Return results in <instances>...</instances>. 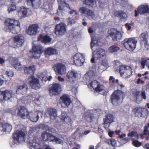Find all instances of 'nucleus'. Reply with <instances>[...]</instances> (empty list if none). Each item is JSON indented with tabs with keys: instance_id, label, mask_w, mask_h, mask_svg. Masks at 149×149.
<instances>
[{
	"instance_id": "obj_1",
	"label": "nucleus",
	"mask_w": 149,
	"mask_h": 149,
	"mask_svg": "<svg viewBox=\"0 0 149 149\" xmlns=\"http://www.w3.org/2000/svg\"><path fill=\"white\" fill-rule=\"evenodd\" d=\"M20 23L14 19L8 18L5 21L4 29L6 32L16 34L21 31Z\"/></svg>"
},
{
	"instance_id": "obj_2",
	"label": "nucleus",
	"mask_w": 149,
	"mask_h": 149,
	"mask_svg": "<svg viewBox=\"0 0 149 149\" xmlns=\"http://www.w3.org/2000/svg\"><path fill=\"white\" fill-rule=\"evenodd\" d=\"M124 94V92L119 90L114 91L111 94L110 99L112 104L114 106L120 105L122 102L120 97Z\"/></svg>"
},
{
	"instance_id": "obj_3",
	"label": "nucleus",
	"mask_w": 149,
	"mask_h": 149,
	"mask_svg": "<svg viewBox=\"0 0 149 149\" xmlns=\"http://www.w3.org/2000/svg\"><path fill=\"white\" fill-rule=\"evenodd\" d=\"M42 139L46 142H55L56 144H62L63 141L60 139L56 137L52 134L47 132L46 131L44 132L41 135Z\"/></svg>"
},
{
	"instance_id": "obj_4",
	"label": "nucleus",
	"mask_w": 149,
	"mask_h": 149,
	"mask_svg": "<svg viewBox=\"0 0 149 149\" xmlns=\"http://www.w3.org/2000/svg\"><path fill=\"white\" fill-rule=\"evenodd\" d=\"M120 75L124 78H127L131 75L132 71V68L129 66L120 65L117 68Z\"/></svg>"
},
{
	"instance_id": "obj_5",
	"label": "nucleus",
	"mask_w": 149,
	"mask_h": 149,
	"mask_svg": "<svg viewBox=\"0 0 149 149\" xmlns=\"http://www.w3.org/2000/svg\"><path fill=\"white\" fill-rule=\"evenodd\" d=\"M91 47L93 51V54L96 56L97 59H99L104 56L105 55V50L102 48H100L95 46V43L91 40L90 43Z\"/></svg>"
},
{
	"instance_id": "obj_6",
	"label": "nucleus",
	"mask_w": 149,
	"mask_h": 149,
	"mask_svg": "<svg viewBox=\"0 0 149 149\" xmlns=\"http://www.w3.org/2000/svg\"><path fill=\"white\" fill-rule=\"evenodd\" d=\"M137 42V40L134 38H130L125 39L122 41V43L127 49L130 51H133L136 48Z\"/></svg>"
},
{
	"instance_id": "obj_7",
	"label": "nucleus",
	"mask_w": 149,
	"mask_h": 149,
	"mask_svg": "<svg viewBox=\"0 0 149 149\" xmlns=\"http://www.w3.org/2000/svg\"><path fill=\"white\" fill-rule=\"evenodd\" d=\"M24 37L22 34H18L13 38V41L10 42V45L15 48L21 47L24 42Z\"/></svg>"
},
{
	"instance_id": "obj_8",
	"label": "nucleus",
	"mask_w": 149,
	"mask_h": 149,
	"mask_svg": "<svg viewBox=\"0 0 149 149\" xmlns=\"http://www.w3.org/2000/svg\"><path fill=\"white\" fill-rule=\"evenodd\" d=\"M62 90L61 85L58 83H53L48 89L51 96L58 95L61 93Z\"/></svg>"
},
{
	"instance_id": "obj_9",
	"label": "nucleus",
	"mask_w": 149,
	"mask_h": 149,
	"mask_svg": "<svg viewBox=\"0 0 149 149\" xmlns=\"http://www.w3.org/2000/svg\"><path fill=\"white\" fill-rule=\"evenodd\" d=\"M54 29V33L57 36H62L66 32V25L63 23H61L56 25Z\"/></svg>"
},
{
	"instance_id": "obj_10",
	"label": "nucleus",
	"mask_w": 149,
	"mask_h": 149,
	"mask_svg": "<svg viewBox=\"0 0 149 149\" xmlns=\"http://www.w3.org/2000/svg\"><path fill=\"white\" fill-rule=\"evenodd\" d=\"M108 32L109 36L113 41H119L122 38V34L120 32L114 28L111 29Z\"/></svg>"
},
{
	"instance_id": "obj_11",
	"label": "nucleus",
	"mask_w": 149,
	"mask_h": 149,
	"mask_svg": "<svg viewBox=\"0 0 149 149\" xmlns=\"http://www.w3.org/2000/svg\"><path fill=\"white\" fill-rule=\"evenodd\" d=\"M32 50L33 52L32 55L30 57L31 58H38L43 52L42 47L40 45H36L33 46Z\"/></svg>"
},
{
	"instance_id": "obj_12",
	"label": "nucleus",
	"mask_w": 149,
	"mask_h": 149,
	"mask_svg": "<svg viewBox=\"0 0 149 149\" xmlns=\"http://www.w3.org/2000/svg\"><path fill=\"white\" fill-rule=\"evenodd\" d=\"M29 84L33 89L37 90L40 88V85L39 79L33 75H31L28 78Z\"/></svg>"
},
{
	"instance_id": "obj_13",
	"label": "nucleus",
	"mask_w": 149,
	"mask_h": 149,
	"mask_svg": "<svg viewBox=\"0 0 149 149\" xmlns=\"http://www.w3.org/2000/svg\"><path fill=\"white\" fill-rule=\"evenodd\" d=\"M113 116L112 114H108L105 116V118L103 119V124L106 130L108 129L111 123L113 121Z\"/></svg>"
},
{
	"instance_id": "obj_14",
	"label": "nucleus",
	"mask_w": 149,
	"mask_h": 149,
	"mask_svg": "<svg viewBox=\"0 0 149 149\" xmlns=\"http://www.w3.org/2000/svg\"><path fill=\"white\" fill-rule=\"evenodd\" d=\"M135 16L137 17L139 16V14L142 15L148 13H149V6L147 5H141L139 6L137 8V10H134Z\"/></svg>"
},
{
	"instance_id": "obj_15",
	"label": "nucleus",
	"mask_w": 149,
	"mask_h": 149,
	"mask_svg": "<svg viewBox=\"0 0 149 149\" xmlns=\"http://www.w3.org/2000/svg\"><path fill=\"white\" fill-rule=\"evenodd\" d=\"M54 70L59 75L64 74L66 73V67L62 63H58L53 66Z\"/></svg>"
},
{
	"instance_id": "obj_16",
	"label": "nucleus",
	"mask_w": 149,
	"mask_h": 149,
	"mask_svg": "<svg viewBox=\"0 0 149 149\" xmlns=\"http://www.w3.org/2000/svg\"><path fill=\"white\" fill-rule=\"evenodd\" d=\"M25 134L22 130H17L13 133L12 136L13 138L15 141L18 142H21L23 141L25 138Z\"/></svg>"
},
{
	"instance_id": "obj_17",
	"label": "nucleus",
	"mask_w": 149,
	"mask_h": 149,
	"mask_svg": "<svg viewBox=\"0 0 149 149\" xmlns=\"http://www.w3.org/2000/svg\"><path fill=\"white\" fill-rule=\"evenodd\" d=\"M73 60L76 65L81 66L84 62L85 57L82 54L77 53L73 57Z\"/></svg>"
},
{
	"instance_id": "obj_18",
	"label": "nucleus",
	"mask_w": 149,
	"mask_h": 149,
	"mask_svg": "<svg viewBox=\"0 0 149 149\" xmlns=\"http://www.w3.org/2000/svg\"><path fill=\"white\" fill-rule=\"evenodd\" d=\"M130 100L137 104L142 102V98L140 96V91L136 90L133 91L129 96Z\"/></svg>"
},
{
	"instance_id": "obj_19",
	"label": "nucleus",
	"mask_w": 149,
	"mask_h": 149,
	"mask_svg": "<svg viewBox=\"0 0 149 149\" xmlns=\"http://www.w3.org/2000/svg\"><path fill=\"white\" fill-rule=\"evenodd\" d=\"M60 101L62 106L64 108L68 107L72 102L70 96L66 94H63L60 97Z\"/></svg>"
},
{
	"instance_id": "obj_20",
	"label": "nucleus",
	"mask_w": 149,
	"mask_h": 149,
	"mask_svg": "<svg viewBox=\"0 0 149 149\" xmlns=\"http://www.w3.org/2000/svg\"><path fill=\"white\" fill-rule=\"evenodd\" d=\"M29 112L27 109L24 106L21 107L17 113V115L23 119H26L28 117Z\"/></svg>"
},
{
	"instance_id": "obj_21",
	"label": "nucleus",
	"mask_w": 149,
	"mask_h": 149,
	"mask_svg": "<svg viewBox=\"0 0 149 149\" xmlns=\"http://www.w3.org/2000/svg\"><path fill=\"white\" fill-rule=\"evenodd\" d=\"M39 28V27L38 24H32L29 26L26 31L29 35H35L36 34Z\"/></svg>"
},
{
	"instance_id": "obj_22",
	"label": "nucleus",
	"mask_w": 149,
	"mask_h": 149,
	"mask_svg": "<svg viewBox=\"0 0 149 149\" xmlns=\"http://www.w3.org/2000/svg\"><path fill=\"white\" fill-rule=\"evenodd\" d=\"M145 109L141 107H136L133 108L132 112L135 114L136 116L138 117L144 116V112H146Z\"/></svg>"
},
{
	"instance_id": "obj_23",
	"label": "nucleus",
	"mask_w": 149,
	"mask_h": 149,
	"mask_svg": "<svg viewBox=\"0 0 149 149\" xmlns=\"http://www.w3.org/2000/svg\"><path fill=\"white\" fill-rule=\"evenodd\" d=\"M12 129V126L9 123L4 121L0 122V130L4 132H10Z\"/></svg>"
},
{
	"instance_id": "obj_24",
	"label": "nucleus",
	"mask_w": 149,
	"mask_h": 149,
	"mask_svg": "<svg viewBox=\"0 0 149 149\" xmlns=\"http://www.w3.org/2000/svg\"><path fill=\"white\" fill-rule=\"evenodd\" d=\"M57 1L58 3V7L56 14L59 16L65 10L64 9L65 6L63 5V4L66 5L67 3L65 0L63 1L62 0H58Z\"/></svg>"
},
{
	"instance_id": "obj_25",
	"label": "nucleus",
	"mask_w": 149,
	"mask_h": 149,
	"mask_svg": "<svg viewBox=\"0 0 149 149\" xmlns=\"http://www.w3.org/2000/svg\"><path fill=\"white\" fill-rule=\"evenodd\" d=\"M26 1L27 4L34 9L39 8L41 4V0H26Z\"/></svg>"
},
{
	"instance_id": "obj_26",
	"label": "nucleus",
	"mask_w": 149,
	"mask_h": 149,
	"mask_svg": "<svg viewBox=\"0 0 149 149\" xmlns=\"http://www.w3.org/2000/svg\"><path fill=\"white\" fill-rule=\"evenodd\" d=\"M46 114L52 120L55 119L57 117L56 110L53 108L47 109L46 111Z\"/></svg>"
},
{
	"instance_id": "obj_27",
	"label": "nucleus",
	"mask_w": 149,
	"mask_h": 149,
	"mask_svg": "<svg viewBox=\"0 0 149 149\" xmlns=\"http://www.w3.org/2000/svg\"><path fill=\"white\" fill-rule=\"evenodd\" d=\"M38 40L41 41L42 43H47L51 42L52 38L48 35L41 34L38 37Z\"/></svg>"
},
{
	"instance_id": "obj_28",
	"label": "nucleus",
	"mask_w": 149,
	"mask_h": 149,
	"mask_svg": "<svg viewBox=\"0 0 149 149\" xmlns=\"http://www.w3.org/2000/svg\"><path fill=\"white\" fill-rule=\"evenodd\" d=\"M28 90L27 86L25 84L19 86L17 89L16 92L18 94L22 95L26 93Z\"/></svg>"
},
{
	"instance_id": "obj_29",
	"label": "nucleus",
	"mask_w": 149,
	"mask_h": 149,
	"mask_svg": "<svg viewBox=\"0 0 149 149\" xmlns=\"http://www.w3.org/2000/svg\"><path fill=\"white\" fill-rule=\"evenodd\" d=\"M39 117L37 113L29 112L28 117L26 118L30 119L31 121L33 122H36L38 120Z\"/></svg>"
},
{
	"instance_id": "obj_30",
	"label": "nucleus",
	"mask_w": 149,
	"mask_h": 149,
	"mask_svg": "<svg viewBox=\"0 0 149 149\" xmlns=\"http://www.w3.org/2000/svg\"><path fill=\"white\" fill-rule=\"evenodd\" d=\"M30 9L29 8L22 7L21 8V10L18 12V14L21 18L25 17H26L28 11Z\"/></svg>"
},
{
	"instance_id": "obj_31",
	"label": "nucleus",
	"mask_w": 149,
	"mask_h": 149,
	"mask_svg": "<svg viewBox=\"0 0 149 149\" xmlns=\"http://www.w3.org/2000/svg\"><path fill=\"white\" fill-rule=\"evenodd\" d=\"M148 37V36L147 32L142 33L139 36V39L140 41L143 42L145 46L147 43Z\"/></svg>"
},
{
	"instance_id": "obj_32",
	"label": "nucleus",
	"mask_w": 149,
	"mask_h": 149,
	"mask_svg": "<svg viewBox=\"0 0 149 149\" xmlns=\"http://www.w3.org/2000/svg\"><path fill=\"white\" fill-rule=\"evenodd\" d=\"M35 68L34 65H30L29 67H25L24 68V72L25 73L30 74L31 75L33 74L35 71Z\"/></svg>"
},
{
	"instance_id": "obj_33",
	"label": "nucleus",
	"mask_w": 149,
	"mask_h": 149,
	"mask_svg": "<svg viewBox=\"0 0 149 149\" xmlns=\"http://www.w3.org/2000/svg\"><path fill=\"white\" fill-rule=\"evenodd\" d=\"M13 65L17 70H21L22 65L21 63L18 62V60L16 58H14L13 60Z\"/></svg>"
},
{
	"instance_id": "obj_34",
	"label": "nucleus",
	"mask_w": 149,
	"mask_h": 149,
	"mask_svg": "<svg viewBox=\"0 0 149 149\" xmlns=\"http://www.w3.org/2000/svg\"><path fill=\"white\" fill-rule=\"evenodd\" d=\"M76 73L74 72L73 71L68 72L67 74L66 80L68 81L73 82V78H76Z\"/></svg>"
},
{
	"instance_id": "obj_35",
	"label": "nucleus",
	"mask_w": 149,
	"mask_h": 149,
	"mask_svg": "<svg viewBox=\"0 0 149 149\" xmlns=\"http://www.w3.org/2000/svg\"><path fill=\"white\" fill-rule=\"evenodd\" d=\"M45 54L46 55H52L56 53V50L51 47L46 48L44 50Z\"/></svg>"
},
{
	"instance_id": "obj_36",
	"label": "nucleus",
	"mask_w": 149,
	"mask_h": 149,
	"mask_svg": "<svg viewBox=\"0 0 149 149\" xmlns=\"http://www.w3.org/2000/svg\"><path fill=\"white\" fill-rule=\"evenodd\" d=\"M95 0H83L82 3L84 4L87 6L93 7L95 2Z\"/></svg>"
},
{
	"instance_id": "obj_37",
	"label": "nucleus",
	"mask_w": 149,
	"mask_h": 149,
	"mask_svg": "<svg viewBox=\"0 0 149 149\" xmlns=\"http://www.w3.org/2000/svg\"><path fill=\"white\" fill-rule=\"evenodd\" d=\"M120 48L115 45H112L108 48V51L111 53H116L120 50Z\"/></svg>"
},
{
	"instance_id": "obj_38",
	"label": "nucleus",
	"mask_w": 149,
	"mask_h": 149,
	"mask_svg": "<svg viewBox=\"0 0 149 149\" xmlns=\"http://www.w3.org/2000/svg\"><path fill=\"white\" fill-rule=\"evenodd\" d=\"M4 91L5 100H8L10 99L12 97V92L7 90Z\"/></svg>"
},
{
	"instance_id": "obj_39",
	"label": "nucleus",
	"mask_w": 149,
	"mask_h": 149,
	"mask_svg": "<svg viewBox=\"0 0 149 149\" xmlns=\"http://www.w3.org/2000/svg\"><path fill=\"white\" fill-rule=\"evenodd\" d=\"M124 13L122 10H117L114 13L115 16L120 17L121 19L125 18V17L123 16Z\"/></svg>"
},
{
	"instance_id": "obj_40",
	"label": "nucleus",
	"mask_w": 149,
	"mask_h": 149,
	"mask_svg": "<svg viewBox=\"0 0 149 149\" xmlns=\"http://www.w3.org/2000/svg\"><path fill=\"white\" fill-rule=\"evenodd\" d=\"M60 118L61 119L67 123H70L71 121L70 118L67 116L66 115H65V114L63 115V114H62Z\"/></svg>"
},
{
	"instance_id": "obj_41",
	"label": "nucleus",
	"mask_w": 149,
	"mask_h": 149,
	"mask_svg": "<svg viewBox=\"0 0 149 149\" xmlns=\"http://www.w3.org/2000/svg\"><path fill=\"white\" fill-rule=\"evenodd\" d=\"M100 83L98 81L96 80H94L88 84V86L92 87L94 90L95 88L97 86V85Z\"/></svg>"
},
{
	"instance_id": "obj_42",
	"label": "nucleus",
	"mask_w": 149,
	"mask_h": 149,
	"mask_svg": "<svg viewBox=\"0 0 149 149\" xmlns=\"http://www.w3.org/2000/svg\"><path fill=\"white\" fill-rule=\"evenodd\" d=\"M104 90V86L99 83L94 88V91L96 92H100Z\"/></svg>"
},
{
	"instance_id": "obj_43",
	"label": "nucleus",
	"mask_w": 149,
	"mask_h": 149,
	"mask_svg": "<svg viewBox=\"0 0 149 149\" xmlns=\"http://www.w3.org/2000/svg\"><path fill=\"white\" fill-rule=\"evenodd\" d=\"M16 9V7L15 5L10 4L8 6V11L9 13L13 11Z\"/></svg>"
},
{
	"instance_id": "obj_44",
	"label": "nucleus",
	"mask_w": 149,
	"mask_h": 149,
	"mask_svg": "<svg viewBox=\"0 0 149 149\" xmlns=\"http://www.w3.org/2000/svg\"><path fill=\"white\" fill-rule=\"evenodd\" d=\"M107 65V62L102 61V63L99 66L98 68L102 70H104V69L106 68Z\"/></svg>"
},
{
	"instance_id": "obj_45",
	"label": "nucleus",
	"mask_w": 149,
	"mask_h": 149,
	"mask_svg": "<svg viewBox=\"0 0 149 149\" xmlns=\"http://www.w3.org/2000/svg\"><path fill=\"white\" fill-rule=\"evenodd\" d=\"M86 15L87 17H92L94 15V12L92 10L89 9H88Z\"/></svg>"
},
{
	"instance_id": "obj_46",
	"label": "nucleus",
	"mask_w": 149,
	"mask_h": 149,
	"mask_svg": "<svg viewBox=\"0 0 149 149\" xmlns=\"http://www.w3.org/2000/svg\"><path fill=\"white\" fill-rule=\"evenodd\" d=\"M132 145L136 147H138L142 145V143L137 140H134L132 141Z\"/></svg>"
},
{
	"instance_id": "obj_47",
	"label": "nucleus",
	"mask_w": 149,
	"mask_h": 149,
	"mask_svg": "<svg viewBox=\"0 0 149 149\" xmlns=\"http://www.w3.org/2000/svg\"><path fill=\"white\" fill-rule=\"evenodd\" d=\"M87 8L85 7H80L79 10V12L82 14H86Z\"/></svg>"
},
{
	"instance_id": "obj_48",
	"label": "nucleus",
	"mask_w": 149,
	"mask_h": 149,
	"mask_svg": "<svg viewBox=\"0 0 149 149\" xmlns=\"http://www.w3.org/2000/svg\"><path fill=\"white\" fill-rule=\"evenodd\" d=\"M127 136L129 137H133L134 136H136L138 138L139 137V135L137 132L134 131H132L131 132L128 133Z\"/></svg>"
},
{
	"instance_id": "obj_49",
	"label": "nucleus",
	"mask_w": 149,
	"mask_h": 149,
	"mask_svg": "<svg viewBox=\"0 0 149 149\" xmlns=\"http://www.w3.org/2000/svg\"><path fill=\"white\" fill-rule=\"evenodd\" d=\"M108 142L109 144H111L113 146H114L116 144V141L113 139H111L108 140Z\"/></svg>"
},
{
	"instance_id": "obj_50",
	"label": "nucleus",
	"mask_w": 149,
	"mask_h": 149,
	"mask_svg": "<svg viewBox=\"0 0 149 149\" xmlns=\"http://www.w3.org/2000/svg\"><path fill=\"white\" fill-rule=\"evenodd\" d=\"M55 0H47V3L49 7L52 8V5L54 3Z\"/></svg>"
},
{
	"instance_id": "obj_51",
	"label": "nucleus",
	"mask_w": 149,
	"mask_h": 149,
	"mask_svg": "<svg viewBox=\"0 0 149 149\" xmlns=\"http://www.w3.org/2000/svg\"><path fill=\"white\" fill-rule=\"evenodd\" d=\"M148 127L146 125L144 127V130H143V135H145L148 134L149 135V131L148 130Z\"/></svg>"
},
{
	"instance_id": "obj_52",
	"label": "nucleus",
	"mask_w": 149,
	"mask_h": 149,
	"mask_svg": "<svg viewBox=\"0 0 149 149\" xmlns=\"http://www.w3.org/2000/svg\"><path fill=\"white\" fill-rule=\"evenodd\" d=\"M85 118L87 121L91 122L93 119L94 117L93 116L91 115H90L86 116Z\"/></svg>"
},
{
	"instance_id": "obj_53",
	"label": "nucleus",
	"mask_w": 149,
	"mask_h": 149,
	"mask_svg": "<svg viewBox=\"0 0 149 149\" xmlns=\"http://www.w3.org/2000/svg\"><path fill=\"white\" fill-rule=\"evenodd\" d=\"M6 74L8 77H13L14 75L13 72L12 71H6Z\"/></svg>"
},
{
	"instance_id": "obj_54",
	"label": "nucleus",
	"mask_w": 149,
	"mask_h": 149,
	"mask_svg": "<svg viewBox=\"0 0 149 149\" xmlns=\"http://www.w3.org/2000/svg\"><path fill=\"white\" fill-rule=\"evenodd\" d=\"M4 91H0V100L1 101L5 100L4 97Z\"/></svg>"
},
{
	"instance_id": "obj_55",
	"label": "nucleus",
	"mask_w": 149,
	"mask_h": 149,
	"mask_svg": "<svg viewBox=\"0 0 149 149\" xmlns=\"http://www.w3.org/2000/svg\"><path fill=\"white\" fill-rule=\"evenodd\" d=\"M140 96L142 98V101L143 99L144 100L146 99V97L144 91H143L141 92Z\"/></svg>"
},
{
	"instance_id": "obj_56",
	"label": "nucleus",
	"mask_w": 149,
	"mask_h": 149,
	"mask_svg": "<svg viewBox=\"0 0 149 149\" xmlns=\"http://www.w3.org/2000/svg\"><path fill=\"white\" fill-rule=\"evenodd\" d=\"M108 132V134L109 136L111 137H112L113 136V135L114 133V132L113 131H111L110 129L108 127V129L106 130Z\"/></svg>"
},
{
	"instance_id": "obj_57",
	"label": "nucleus",
	"mask_w": 149,
	"mask_h": 149,
	"mask_svg": "<svg viewBox=\"0 0 149 149\" xmlns=\"http://www.w3.org/2000/svg\"><path fill=\"white\" fill-rule=\"evenodd\" d=\"M68 25H72L73 23H74V19H71L70 18H69L68 19Z\"/></svg>"
},
{
	"instance_id": "obj_58",
	"label": "nucleus",
	"mask_w": 149,
	"mask_h": 149,
	"mask_svg": "<svg viewBox=\"0 0 149 149\" xmlns=\"http://www.w3.org/2000/svg\"><path fill=\"white\" fill-rule=\"evenodd\" d=\"M141 64L142 66V68H144L146 64V60H144L141 61Z\"/></svg>"
},
{
	"instance_id": "obj_59",
	"label": "nucleus",
	"mask_w": 149,
	"mask_h": 149,
	"mask_svg": "<svg viewBox=\"0 0 149 149\" xmlns=\"http://www.w3.org/2000/svg\"><path fill=\"white\" fill-rule=\"evenodd\" d=\"M109 80L110 82H111L113 83H114L115 82V78L112 76H110Z\"/></svg>"
},
{
	"instance_id": "obj_60",
	"label": "nucleus",
	"mask_w": 149,
	"mask_h": 149,
	"mask_svg": "<svg viewBox=\"0 0 149 149\" xmlns=\"http://www.w3.org/2000/svg\"><path fill=\"white\" fill-rule=\"evenodd\" d=\"M125 27L127 28L128 30H130L131 28V26L128 23H127L125 24Z\"/></svg>"
},
{
	"instance_id": "obj_61",
	"label": "nucleus",
	"mask_w": 149,
	"mask_h": 149,
	"mask_svg": "<svg viewBox=\"0 0 149 149\" xmlns=\"http://www.w3.org/2000/svg\"><path fill=\"white\" fill-rule=\"evenodd\" d=\"M92 57L91 59V61L92 63H93L95 62V57H96V56H94L93 54H92Z\"/></svg>"
},
{
	"instance_id": "obj_62",
	"label": "nucleus",
	"mask_w": 149,
	"mask_h": 149,
	"mask_svg": "<svg viewBox=\"0 0 149 149\" xmlns=\"http://www.w3.org/2000/svg\"><path fill=\"white\" fill-rule=\"evenodd\" d=\"M140 83L142 84H143L144 83V81L139 78H138L137 79V83L139 84Z\"/></svg>"
},
{
	"instance_id": "obj_63",
	"label": "nucleus",
	"mask_w": 149,
	"mask_h": 149,
	"mask_svg": "<svg viewBox=\"0 0 149 149\" xmlns=\"http://www.w3.org/2000/svg\"><path fill=\"white\" fill-rule=\"evenodd\" d=\"M88 32L89 33H93V29L91 27L89 28L88 29Z\"/></svg>"
},
{
	"instance_id": "obj_64",
	"label": "nucleus",
	"mask_w": 149,
	"mask_h": 149,
	"mask_svg": "<svg viewBox=\"0 0 149 149\" xmlns=\"http://www.w3.org/2000/svg\"><path fill=\"white\" fill-rule=\"evenodd\" d=\"M5 62V60L2 57H0V64H2L4 63Z\"/></svg>"
}]
</instances>
